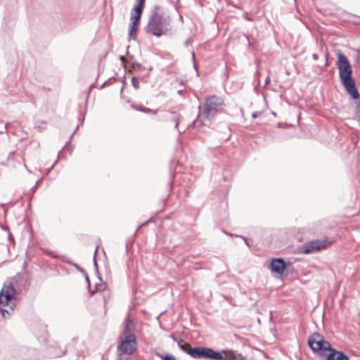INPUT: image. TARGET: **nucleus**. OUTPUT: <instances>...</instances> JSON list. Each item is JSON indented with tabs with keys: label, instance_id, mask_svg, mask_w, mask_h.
I'll list each match as a JSON object with an SVG mask.
<instances>
[{
	"label": "nucleus",
	"instance_id": "nucleus-1",
	"mask_svg": "<svg viewBox=\"0 0 360 360\" xmlns=\"http://www.w3.org/2000/svg\"><path fill=\"white\" fill-rule=\"evenodd\" d=\"M337 65L340 79L346 91L353 99H358L359 94L356 88L355 81L352 77V69L347 57L342 53L338 55Z\"/></svg>",
	"mask_w": 360,
	"mask_h": 360
},
{
	"label": "nucleus",
	"instance_id": "nucleus-2",
	"mask_svg": "<svg viewBox=\"0 0 360 360\" xmlns=\"http://www.w3.org/2000/svg\"><path fill=\"white\" fill-rule=\"evenodd\" d=\"M133 328L132 321L128 320L120 337V343L117 346V351L121 355H131L136 351V337L133 333Z\"/></svg>",
	"mask_w": 360,
	"mask_h": 360
},
{
	"label": "nucleus",
	"instance_id": "nucleus-3",
	"mask_svg": "<svg viewBox=\"0 0 360 360\" xmlns=\"http://www.w3.org/2000/svg\"><path fill=\"white\" fill-rule=\"evenodd\" d=\"M171 20L169 16L155 13L150 18L146 26L147 32L160 37L169 31Z\"/></svg>",
	"mask_w": 360,
	"mask_h": 360
},
{
	"label": "nucleus",
	"instance_id": "nucleus-4",
	"mask_svg": "<svg viewBox=\"0 0 360 360\" xmlns=\"http://www.w3.org/2000/svg\"><path fill=\"white\" fill-rule=\"evenodd\" d=\"M224 105V99L221 97L217 96L208 97L198 115V118L210 120L217 114Z\"/></svg>",
	"mask_w": 360,
	"mask_h": 360
},
{
	"label": "nucleus",
	"instance_id": "nucleus-5",
	"mask_svg": "<svg viewBox=\"0 0 360 360\" xmlns=\"http://www.w3.org/2000/svg\"><path fill=\"white\" fill-rule=\"evenodd\" d=\"M16 294L13 283H8L4 285L0 292V311L8 312V309H13L14 300Z\"/></svg>",
	"mask_w": 360,
	"mask_h": 360
},
{
	"label": "nucleus",
	"instance_id": "nucleus-6",
	"mask_svg": "<svg viewBox=\"0 0 360 360\" xmlns=\"http://www.w3.org/2000/svg\"><path fill=\"white\" fill-rule=\"evenodd\" d=\"M145 2L146 0H137L134 8L131 11V23L129 28V35L131 39H134L136 38Z\"/></svg>",
	"mask_w": 360,
	"mask_h": 360
},
{
	"label": "nucleus",
	"instance_id": "nucleus-7",
	"mask_svg": "<svg viewBox=\"0 0 360 360\" xmlns=\"http://www.w3.org/2000/svg\"><path fill=\"white\" fill-rule=\"evenodd\" d=\"M308 344L313 351L320 352L321 354L330 349V344L325 341L319 333L311 335L308 340Z\"/></svg>",
	"mask_w": 360,
	"mask_h": 360
},
{
	"label": "nucleus",
	"instance_id": "nucleus-8",
	"mask_svg": "<svg viewBox=\"0 0 360 360\" xmlns=\"http://www.w3.org/2000/svg\"><path fill=\"white\" fill-rule=\"evenodd\" d=\"M332 244V241H329L326 239L312 240L305 243L302 246V252L304 254H309L314 252H318L328 248Z\"/></svg>",
	"mask_w": 360,
	"mask_h": 360
},
{
	"label": "nucleus",
	"instance_id": "nucleus-9",
	"mask_svg": "<svg viewBox=\"0 0 360 360\" xmlns=\"http://www.w3.org/2000/svg\"><path fill=\"white\" fill-rule=\"evenodd\" d=\"M178 345L184 352L189 354L192 358L200 359V349L202 347H192L189 343L184 342L183 340L178 341Z\"/></svg>",
	"mask_w": 360,
	"mask_h": 360
},
{
	"label": "nucleus",
	"instance_id": "nucleus-10",
	"mask_svg": "<svg viewBox=\"0 0 360 360\" xmlns=\"http://www.w3.org/2000/svg\"><path fill=\"white\" fill-rule=\"evenodd\" d=\"M286 265L283 259L281 258L273 259L269 264V269L272 272L281 274L285 269Z\"/></svg>",
	"mask_w": 360,
	"mask_h": 360
},
{
	"label": "nucleus",
	"instance_id": "nucleus-11",
	"mask_svg": "<svg viewBox=\"0 0 360 360\" xmlns=\"http://www.w3.org/2000/svg\"><path fill=\"white\" fill-rule=\"evenodd\" d=\"M219 352L208 347H202L200 349V359H208L215 360L220 359Z\"/></svg>",
	"mask_w": 360,
	"mask_h": 360
},
{
	"label": "nucleus",
	"instance_id": "nucleus-12",
	"mask_svg": "<svg viewBox=\"0 0 360 360\" xmlns=\"http://www.w3.org/2000/svg\"><path fill=\"white\" fill-rule=\"evenodd\" d=\"M330 353L326 356V360H349V358L341 352H338L330 347L328 349Z\"/></svg>",
	"mask_w": 360,
	"mask_h": 360
},
{
	"label": "nucleus",
	"instance_id": "nucleus-13",
	"mask_svg": "<svg viewBox=\"0 0 360 360\" xmlns=\"http://www.w3.org/2000/svg\"><path fill=\"white\" fill-rule=\"evenodd\" d=\"M220 359L215 360H238V356L233 351H223L219 352Z\"/></svg>",
	"mask_w": 360,
	"mask_h": 360
},
{
	"label": "nucleus",
	"instance_id": "nucleus-14",
	"mask_svg": "<svg viewBox=\"0 0 360 360\" xmlns=\"http://www.w3.org/2000/svg\"><path fill=\"white\" fill-rule=\"evenodd\" d=\"M132 108L137 111H140L144 113H150L153 115H156L158 113V110H152L143 106H134L132 105Z\"/></svg>",
	"mask_w": 360,
	"mask_h": 360
},
{
	"label": "nucleus",
	"instance_id": "nucleus-15",
	"mask_svg": "<svg viewBox=\"0 0 360 360\" xmlns=\"http://www.w3.org/2000/svg\"><path fill=\"white\" fill-rule=\"evenodd\" d=\"M131 84H132L133 86L135 89H139V82L137 79V78H136L135 77H132V79H131Z\"/></svg>",
	"mask_w": 360,
	"mask_h": 360
},
{
	"label": "nucleus",
	"instance_id": "nucleus-16",
	"mask_svg": "<svg viewBox=\"0 0 360 360\" xmlns=\"http://www.w3.org/2000/svg\"><path fill=\"white\" fill-rule=\"evenodd\" d=\"M163 360H176L175 357L172 355H166Z\"/></svg>",
	"mask_w": 360,
	"mask_h": 360
},
{
	"label": "nucleus",
	"instance_id": "nucleus-17",
	"mask_svg": "<svg viewBox=\"0 0 360 360\" xmlns=\"http://www.w3.org/2000/svg\"><path fill=\"white\" fill-rule=\"evenodd\" d=\"M105 288V285H101L100 287H97L98 290H103Z\"/></svg>",
	"mask_w": 360,
	"mask_h": 360
},
{
	"label": "nucleus",
	"instance_id": "nucleus-18",
	"mask_svg": "<svg viewBox=\"0 0 360 360\" xmlns=\"http://www.w3.org/2000/svg\"><path fill=\"white\" fill-rule=\"evenodd\" d=\"M356 59L360 61V50L356 51Z\"/></svg>",
	"mask_w": 360,
	"mask_h": 360
},
{
	"label": "nucleus",
	"instance_id": "nucleus-19",
	"mask_svg": "<svg viewBox=\"0 0 360 360\" xmlns=\"http://www.w3.org/2000/svg\"><path fill=\"white\" fill-rule=\"evenodd\" d=\"M313 58H314V60H318L319 56H318L317 54L314 53V54H313Z\"/></svg>",
	"mask_w": 360,
	"mask_h": 360
}]
</instances>
